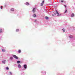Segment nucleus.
<instances>
[{"label":"nucleus","instance_id":"nucleus-1","mask_svg":"<svg viewBox=\"0 0 75 75\" xmlns=\"http://www.w3.org/2000/svg\"><path fill=\"white\" fill-rule=\"evenodd\" d=\"M13 57L14 58H15V59H18V57L16 55H13Z\"/></svg>","mask_w":75,"mask_h":75},{"label":"nucleus","instance_id":"nucleus-2","mask_svg":"<svg viewBox=\"0 0 75 75\" xmlns=\"http://www.w3.org/2000/svg\"><path fill=\"white\" fill-rule=\"evenodd\" d=\"M23 67L25 69H26L27 68V65L26 64H25L23 65Z\"/></svg>","mask_w":75,"mask_h":75},{"label":"nucleus","instance_id":"nucleus-3","mask_svg":"<svg viewBox=\"0 0 75 75\" xmlns=\"http://www.w3.org/2000/svg\"><path fill=\"white\" fill-rule=\"evenodd\" d=\"M57 14H59V13L58 12V11H56V12L54 13V15H56Z\"/></svg>","mask_w":75,"mask_h":75},{"label":"nucleus","instance_id":"nucleus-4","mask_svg":"<svg viewBox=\"0 0 75 75\" xmlns=\"http://www.w3.org/2000/svg\"><path fill=\"white\" fill-rule=\"evenodd\" d=\"M33 13H35V8H34L33 10Z\"/></svg>","mask_w":75,"mask_h":75},{"label":"nucleus","instance_id":"nucleus-5","mask_svg":"<svg viewBox=\"0 0 75 75\" xmlns=\"http://www.w3.org/2000/svg\"><path fill=\"white\" fill-rule=\"evenodd\" d=\"M18 68H21V66L20 64H18Z\"/></svg>","mask_w":75,"mask_h":75},{"label":"nucleus","instance_id":"nucleus-6","mask_svg":"<svg viewBox=\"0 0 75 75\" xmlns=\"http://www.w3.org/2000/svg\"><path fill=\"white\" fill-rule=\"evenodd\" d=\"M71 17H74V14L72 13L71 15Z\"/></svg>","mask_w":75,"mask_h":75},{"label":"nucleus","instance_id":"nucleus-7","mask_svg":"<svg viewBox=\"0 0 75 75\" xmlns=\"http://www.w3.org/2000/svg\"><path fill=\"white\" fill-rule=\"evenodd\" d=\"M16 32H18V31H19V29H17L16 30Z\"/></svg>","mask_w":75,"mask_h":75},{"label":"nucleus","instance_id":"nucleus-8","mask_svg":"<svg viewBox=\"0 0 75 75\" xmlns=\"http://www.w3.org/2000/svg\"><path fill=\"white\" fill-rule=\"evenodd\" d=\"M6 62V60L3 61H2V62L3 63H4V64H5V62Z\"/></svg>","mask_w":75,"mask_h":75},{"label":"nucleus","instance_id":"nucleus-9","mask_svg":"<svg viewBox=\"0 0 75 75\" xmlns=\"http://www.w3.org/2000/svg\"><path fill=\"white\" fill-rule=\"evenodd\" d=\"M2 51L3 52H5V51H6L4 49H2Z\"/></svg>","mask_w":75,"mask_h":75},{"label":"nucleus","instance_id":"nucleus-10","mask_svg":"<svg viewBox=\"0 0 75 75\" xmlns=\"http://www.w3.org/2000/svg\"><path fill=\"white\" fill-rule=\"evenodd\" d=\"M19 63H20V61H18L17 62V64H19Z\"/></svg>","mask_w":75,"mask_h":75},{"label":"nucleus","instance_id":"nucleus-11","mask_svg":"<svg viewBox=\"0 0 75 75\" xmlns=\"http://www.w3.org/2000/svg\"><path fill=\"white\" fill-rule=\"evenodd\" d=\"M45 19H46V20H48V17H46L45 18Z\"/></svg>","mask_w":75,"mask_h":75},{"label":"nucleus","instance_id":"nucleus-12","mask_svg":"<svg viewBox=\"0 0 75 75\" xmlns=\"http://www.w3.org/2000/svg\"><path fill=\"white\" fill-rule=\"evenodd\" d=\"M26 5L28 6V4H29V3H28V2H26Z\"/></svg>","mask_w":75,"mask_h":75},{"label":"nucleus","instance_id":"nucleus-13","mask_svg":"<svg viewBox=\"0 0 75 75\" xmlns=\"http://www.w3.org/2000/svg\"><path fill=\"white\" fill-rule=\"evenodd\" d=\"M21 52V50H19L18 51V53H20V52Z\"/></svg>","mask_w":75,"mask_h":75},{"label":"nucleus","instance_id":"nucleus-14","mask_svg":"<svg viewBox=\"0 0 75 75\" xmlns=\"http://www.w3.org/2000/svg\"><path fill=\"white\" fill-rule=\"evenodd\" d=\"M36 16L35 14H33V17H36Z\"/></svg>","mask_w":75,"mask_h":75},{"label":"nucleus","instance_id":"nucleus-15","mask_svg":"<svg viewBox=\"0 0 75 75\" xmlns=\"http://www.w3.org/2000/svg\"><path fill=\"white\" fill-rule=\"evenodd\" d=\"M10 59H13V58L12 57H10Z\"/></svg>","mask_w":75,"mask_h":75},{"label":"nucleus","instance_id":"nucleus-16","mask_svg":"<svg viewBox=\"0 0 75 75\" xmlns=\"http://www.w3.org/2000/svg\"><path fill=\"white\" fill-rule=\"evenodd\" d=\"M14 8H12L11 9V11H14Z\"/></svg>","mask_w":75,"mask_h":75},{"label":"nucleus","instance_id":"nucleus-17","mask_svg":"<svg viewBox=\"0 0 75 75\" xmlns=\"http://www.w3.org/2000/svg\"><path fill=\"white\" fill-rule=\"evenodd\" d=\"M62 30L63 32H65V30L64 29H63Z\"/></svg>","mask_w":75,"mask_h":75},{"label":"nucleus","instance_id":"nucleus-18","mask_svg":"<svg viewBox=\"0 0 75 75\" xmlns=\"http://www.w3.org/2000/svg\"><path fill=\"white\" fill-rule=\"evenodd\" d=\"M6 69H7V70H8V69H9L8 68V67H7L6 68Z\"/></svg>","mask_w":75,"mask_h":75},{"label":"nucleus","instance_id":"nucleus-19","mask_svg":"<svg viewBox=\"0 0 75 75\" xmlns=\"http://www.w3.org/2000/svg\"><path fill=\"white\" fill-rule=\"evenodd\" d=\"M0 32L1 33H3V31H2V30L1 29Z\"/></svg>","mask_w":75,"mask_h":75},{"label":"nucleus","instance_id":"nucleus-20","mask_svg":"<svg viewBox=\"0 0 75 75\" xmlns=\"http://www.w3.org/2000/svg\"><path fill=\"white\" fill-rule=\"evenodd\" d=\"M69 38H72V36H69Z\"/></svg>","mask_w":75,"mask_h":75},{"label":"nucleus","instance_id":"nucleus-21","mask_svg":"<svg viewBox=\"0 0 75 75\" xmlns=\"http://www.w3.org/2000/svg\"><path fill=\"white\" fill-rule=\"evenodd\" d=\"M41 6H43V4H41Z\"/></svg>","mask_w":75,"mask_h":75},{"label":"nucleus","instance_id":"nucleus-22","mask_svg":"<svg viewBox=\"0 0 75 75\" xmlns=\"http://www.w3.org/2000/svg\"><path fill=\"white\" fill-rule=\"evenodd\" d=\"M1 9H2V8H3V6H1Z\"/></svg>","mask_w":75,"mask_h":75},{"label":"nucleus","instance_id":"nucleus-23","mask_svg":"<svg viewBox=\"0 0 75 75\" xmlns=\"http://www.w3.org/2000/svg\"><path fill=\"white\" fill-rule=\"evenodd\" d=\"M9 73H10V74H11V75H12V73H11V72H9Z\"/></svg>","mask_w":75,"mask_h":75},{"label":"nucleus","instance_id":"nucleus-24","mask_svg":"<svg viewBox=\"0 0 75 75\" xmlns=\"http://www.w3.org/2000/svg\"><path fill=\"white\" fill-rule=\"evenodd\" d=\"M67 9L66 10V11H65V12H64L65 13H67Z\"/></svg>","mask_w":75,"mask_h":75},{"label":"nucleus","instance_id":"nucleus-25","mask_svg":"<svg viewBox=\"0 0 75 75\" xmlns=\"http://www.w3.org/2000/svg\"><path fill=\"white\" fill-rule=\"evenodd\" d=\"M61 2L62 3H63V2H64V1H62H62H61Z\"/></svg>","mask_w":75,"mask_h":75},{"label":"nucleus","instance_id":"nucleus-26","mask_svg":"<svg viewBox=\"0 0 75 75\" xmlns=\"http://www.w3.org/2000/svg\"><path fill=\"white\" fill-rule=\"evenodd\" d=\"M64 6H65V7H66V8H67V6H66V5H64Z\"/></svg>","mask_w":75,"mask_h":75},{"label":"nucleus","instance_id":"nucleus-27","mask_svg":"<svg viewBox=\"0 0 75 75\" xmlns=\"http://www.w3.org/2000/svg\"><path fill=\"white\" fill-rule=\"evenodd\" d=\"M42 3H43V4L44 3V1H42Z\"/></svg>","mask_w":75,"mask_h":75},{"label":"nucleus","instance_id":"nucleus-28","mask_svg":"<svg viewBox=\"0 0 75 75\" xmlns=\"http://www.w3.org/2000/svg\"><path fill=\"white\" fill-rule=\"evenodd\" d=\"M60 16V15L58 14L57 15V16Z\"/></svg>","mask_w":75,"mask_h":75},{"label":"nucleus","instance_id":"nucleus-29","mask_svg":"<svg viewBox=\"0 0 75 75\" xmlns=\"http://www.w3.org/2000/svg\"><path fill=\"white\" fill-rule=\"evenodd\" d=\"M52 16H54V14H52Z\"/></svg>","mask_w":75,"mask_h":75},{"label":"nucleus","instance_id":"nucleus-30","mask_svg":"<svg viewBox=\"0 0 75 75\" xmlns=\"http://www.w3.org/2000/svg\"><path fill=\"white\" fill-rule=\"evenodd\" d=\"M35 21H37V20H35Z\"/></svg>","mask_w":75,"mask_h":75}]
</instances>
